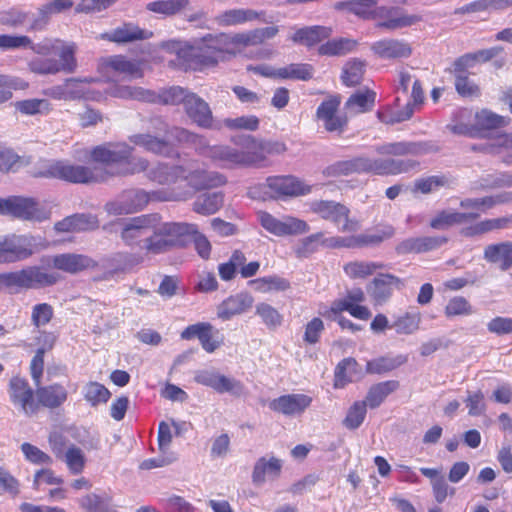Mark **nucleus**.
<instances>
[{
	"label": "nucleus",
	"instance_id": "f257e3e1",
	"mask_svg": "<svg viewBox=\"0 0 512 512\" xmlns=\"http://www.w3.org/2000/svg\"><path fill=\"white\" fill-rule=\"evenodd\" d=\"M172 49L183 63L193 69L201 70L215 66L223 54H235L240 48L237 33H208L201 38H195L190 43L173 42Z\"/></svg>",
	"mask_w": 512,
	"mask_h": 512
},
{
	"label": "nucleus",
	"instance_id": "f03ea898",
	"mask_svg": "<svg viewBox=\"0 0 512 512\" xmlns=\"http://www.w3.org/2000/svg\"><path fill=\"white\" fill-rule=\"evenodd\" d=\"M151 126L155 135L151 133L135 134L129 137L130 142L160 155L169 154L174 143H182L193 147L199 154L209 158V150L212 146L208 144L204 136L180 127L169 128L161 118L152 119Z\"/></svg>",
	"mask_w": 512,
	"mask_h": 512
},
{
	"label": "nucleus",
	"instance_id": "7ed1b4c3",
	"mask_svg": "<svg viewBox=\"0 0 512 512\" xmlns=\"http://www.w3.org/2000/svg\"><path fill=\"white\" fill-rule=\"evenodd\" d=\"M150 178L161 185H166V188H186L191 194L192 188L199 190L225 183L223 175L200 169L196 162L176 166L159 165L150 172Z\"/></svg>",
	"mask_w": 512,
	"mask_h": 512
},
{
	"label": "nucleus",
	"instance_id": "20e7f679",
	"mask_svg": "<svg viewBox=\"0 0 512 512\" xmlns=\"http://www.w3.org/2000/svg\"><path fill=\"white\" fill-rule=\"evenodd\" d=\"M186 188H161L147 192L140 188L125 189L114 199L108 201L104 210L112 216L128 215L140 212L152 201H183L190 198Z\"/></svg>",
	"mask_w": 512,
	"mask_h": 512
},
{
	"label": "nucleus",
	"instance_id": "39448f33",
	"mask_svg": "<svg viewBox=\"0 0 512 512\" xmlns=\"http://www.w3.org/2000/svg\"><path fill=\"white\" fill-rule=\"evenodd\" d=\"M33 52L42 56L55 55L58 58H34L28 62V69L38 75H55L60 72L73 73L77 68L76 45L61 39H44L33 47Z\"/></svg>",
	"mask_w": 512,
	"mask_h": 512
},
{
	"label": "nucleus",
	"instance_id": "423d86ee",
	"mask_svg": "<svg viewBox=\"0 0 512 512\" xmlns=\"http://www.w3.org/2000/svg\"><path fill=\"white\" fill-rule=\"evenodd\" d=\"M414 160L402 159H372L365 156L355 157L349 160L338 161L324 170L328 177L348 176L354 173H367L375 175H397L406 173L417 166Z\"/></svg>",
	"mask_w": 512,
	"mask_h": 512
},
{
	"label": "nucleus",
	"instance_id": "0eeeda50",
	"mask_svg": "<svg viewBox=\"0 0 512 512\" xmlns=\"http://www.w3.org/2000/svg\"><path fill=\"white\" fill-rule=\"evenodd\" d=\"M148 254L158 255L187 242L190 233L196 232V224L186 222H164L160 219L151 230Z\"/></svg>",
	"mask_w": 512,
	"mask_h": 512
},
{
	"label": "nucleus",
	"instance_id": "6e6552de",
	"mask_svg": "<svg viewBox=\"0 0 512 512\" xmlns=\"http://www.w3.org/2000/svg\"><path fill=\"white\" fill-rule=\"evenodd\" d=\"M44 177L57 178L71 183H97L104 182L114 173L99 166H83L71 164L65 161L51 162L41 172Z\"/></svg>",
	"mask_w": 512,
	"mask_h": 512
},
{
	"label": "nucleus",
	"instance_id": "1a4fd4ad",
	"mask_svg": "<svg viewBox=\"0 0 512 512\" xmlns=\"http://www.w3.org/2000/svg\"><path fill=\"white\" fill-rule=\"evenodd\" d=\"M133 148L126 143H105L94 147L90 156L94 162L104 164L123 163L126 167L121 174H135L148 168L144 158L132 157Z\"/></svg>",
	"mask_w": 512,
	"mask_h": 512
},
{
	"label": "nucleus",
	"instance_id": "9d476101",
	"mask_svg": "<svg viewBox=\"0 0 512 512\" xmlns=\"http://www.w3.org/2000/svg\"><path fill=\"white\" fill-rule=\"evenodd\" d=\"M159 215L144 214L119 222V237L124 245L131 248H139L148 254L151 230L157 224Z\"/></svg>",
	"mask_w": 512,
	"mask_h": 512
},
{
	"label": "nucleus",
	"instance_id": "9b49d317",
	"mask_svg": "<svg viewBox=\"0 0 512 512\" xmlns=\"http://www.w3.org/2000/svg\"><path fill=\"white\" fill-rule=\"evenodd\" d=\"M0 214L24 221L43 222L51 217V209L31 197L10 196L0 198Z\"/></svg>",
	"mask_w": 512,
	"mask_h": 512
},
{
	"label": "nucleus",
	"instance_id": "f8f14e48",
	"mask_svg": "<svg viewBox=\"0 0 512 512\" xmlns=\"http://www.w3.org/2000/svg\"><path fill=\"white\" fill-rule=\"evenodd\" d=\"M209 151V159L221 168L253 167L247 135L235 140V146L214 145Z\"/></svg>",
	"mask_w": 512,
	"mask_h": 512
},
{
	"label": "nucleus",
	"instance_id": "ddd939ff",
	"mask_svg": "<svg viewBox=\"0 0 512 512\" xmlns=\"http://www.w3.org/2000/svg\"><path fill=\"white\" fill-rule=\"evenodd\" d=\"M311 211L322 219L332 222L340 232L352 233L360 229V222L350 218V210L345 205L335 201H315L311 204Z\"/></svg>",
	"mask_w": 512,
	"mask_h": 512
},
{
	"label": "nucleus",
	"instance_id": "4468645a",
	"mask_svg": "<svg viewBox=\"0 0 512 512\" xmlns=\"http://www.w3.org/2000/svg\"><path fill=\"white\" fill-rule=\"evenodd\" d=\"M38 247L30 235L10 234L0 239V264H12L31 257Z\"/></svg>",
	"mask_w": 512,
	"mask_h": 512
},
{
	"label": "nucleus",
	"instance_id": "2eb2a0df",
	"mask_svg": "<svg viewBox=\"0 0 512 512\" xmlns=\"http://www.w3.org/2000/svg\"><path fill=\"white\" fill-rule=\"evenodd\" d=\"M372 19L377 21V27L389 31L410 27L422 20L421 16L408 14L397 6H380L372 12Z\"/></svg>",
	"mask_w": 512,
	"mask_h": 512
},
{
	"label": "nucleus",
	"instance_id": "dca6fc26",
	"mask_svg": "<svg viewBox=\"0 0 512 512\" xmlns=\"http://www.w3.org/2000/svg\"><path fill=\"white\" fill-rule=\"evenodd\" d=\"M257 218L266 231L278 237L304 234L310 229L304 220L292 216L278 219L268 212L260 211Z\"/></svg>",
	"mask_w": 512,
	"mask_h": 512
},
{
	"label": "nucleus",
	"instance_id": "f3484780",
	"mask_svg": "<svg viewBox=\"0 0 512 512\" xmlns=\"http://www.w3.org/2000/svg\"><path fill=\"white\" fill-rule=\"evenodd\" d=\"M8 395L10 402L26 416H32L38 412L36 392L25 378L13 376L9 380Z\"/></svg>",
	"mask_w": 512,
	"mask_h": 512
},
{
	"label": "nucleus",
	"instance_id": "a211bd4d",
	"mask_svg": "<svg viewBox=\"0 0 512 512\" xmlns=\"http://www.w3.org/2000/svg\"><path fill=\"white\" fill-rule=\"evenodd\" d=\"M274 199L298 197L311 192V186L292 175L270 176L263 185Z\"/></svg>",
	"mask_w": 512,
	"mask_h": 512
},
{
	"label": "nucleus",
	"instance_id": "6ab92c4d",
	"mask_svg": "<svg viewBox=\"0 0 512 512\" xmlns=\"http://www.w3.org/2000/svg\"><path fill=\"white\" fill-rule=\"evenodd\" d=\"M373 55L382 60H401L412 55V47L404 39L382 38L370 45Z\"/></svg>",
	"mask_w": 512,
	"mask_h": 512
},
{
	"label": "nucleus",
	"instance_id": "aec40b11",
	"mask_svg": "<svg viewBox=\"0 0 512 512\" xmlns=\"http://www.w3.org/2000/svg\"><path fill=\"white\" fill-rule=\"evenodd\" d=\"M404 281L393 274H380L366 287V291L375 306L386 303L393 294L394 288L401 289Z\"/></svg>",
	"mask_w": 512,
	"mask_h": 512
},
{
	"label": "nucleus",
	"instance_id": "412c9836",
	"mask_svg": "<svg viewBox=\"0 0 512 512\" xmlns=\"http://www.w3.org/2000/svg\"><path fill=\"white\" fill-rule=\"evenodd\" d=\"M194 381L221 394L239 393L242 389L239 381L220 374L215 369H202L196 371L194 374Z\"/></svg>",
	"mask_w": 512,
	"mask_h": 512
},
{
	"label": "nucleus",
	"instance_id": "4be33fe9",
	"mask_svg": "<svg viewBox=\"0 0 512 512\" xmlns=\"http://www.w3.org/2000/svg\"><path fill=\"white\" fill-rule=\"evenodd\" d=\"M339 105L340 99L331 97L323 101L317 108L316 116L328 132L341 133L347 125V118L337 113Z\"/></svg>",
	"mask_w": 512,
	"mask_h": 512
},
{
	"label": "nucleus",
	"instance_id": "5701e85b",
	"mask_svg": "<svg viewBox=\"0 0 512 512\" xmlns=\"http://www.w3.org/2000/svg\"><path fill=\"white\" fill-rule=\"evenodd\" d=\"M50 263L55 269L69 274H77L84 270L95 269L98 265L91 257L77 253L54 255L51 257Z\"/></svg>",
	"mask_w": 512,
	"mask_h": 512
},
{
	"label": "nucleus",
	"instance_id": "b1692460",
	"mask_svg": "<svg viewBox=\"0 0 512 512\" xmlns=\"http://www.w3.org/2000/svg\"><path fill=\"white\" fill-rule=\"evenodd\" d=\"M265 12L256 11L250 8H232L227 9L214 17V22L220 27H231L244 25L257 20L268 22L263 18Z\"/></svg>",
	"mask_w": 512,
	"mask_h": 512
},
{
	"label": "nucleus",
	"instance_id": "393cba45",
	"mask_svg": "<svg viewBox=\"0 0 512 512\" xmlns=\"http://www.w3.org/2000/svg\"><path fill=\"white\" fill-rule=\"evenodd\" d=\"M312 403V398L306 394H287L273 399L269 408L285 416L301 415Z\"/></svg>",
	"mask_w": 512,
	"mask_h": 512
},
{
	"label": "nucleus",
	"instance_id": "a878e982",
	"mask_svg": "<svg viewBox=\"0 0 512 512\" xmlns=\"http://www.w3.org/2000/svg\"><path fill=\"white\" fill-rule=\"evenodd\" d=\"M247 141L250 144L253 167L265 166L267 155H279L287 150L285 143L280 141L259 140L251 135H247Z\"/></svg>",
	"mask_w": 512,
	"mask_h": 512
},
{
	"label": "nucleus",
	"instance_id": "bb28decb",
	"mask_svg": "<svg viewBox=\"0 0 512 512\" xmlns=\"http://www.w3.org/2000/svg\"><path fill=\"white\" fill-rule=\"evenodd\" d=\"M184 110L187 116L199 127L206 129L212 127L213 115L210 106L195 93L191 92L188 99H186Z\"/></svg>",
	"mask_w": 512,
	"mask_h": 512
},
{
	"label": "nucleus",
	"instance_id": "cd10ccee",
	"mask_svg": "<svg viewBox=\"0 0 512 512\" xmlns=\"http://www.w3.org/2000/svg\"><path fill=\"white\" fill-rule=\"evenodd\" d=\"M254 303V298L247 292H240L225 299L217 307V316L226 321L236 315L247 312Z\"/></svg>",
	"mask_w": 512,
	"mask_h": 512
},
{
	"label": "nucleus",
	"instance_id": "c85d7f7f",
	"mask_svg": "<svg viewBox=\"0 0 512 512\" xmlns=\"http://www.w3.org/2000/svg\"><path fill=\"white\" fill-rule=\"evenodd\" d=\"M447 239L440 236H424L408 238L401 241L395 248L397 254L423 253L435 250L446 243Z\"/></svg>",
	"mask_w": 512,
	"mask_h": 512
},
{
	"label": "nucleus",
	"instance_id": "c756f323",
	"mask_svg": "<svg viewBox=\"0 0 512 512\" xmlns=\"http://www.w3.org/2000/svg\"><path fill=\"white\" fill-rule=\"evenodd\" d=\"M483 259L496 264L502 271L512 268V242L501 241L487 245L483 251Z\"/></svg>",
	"mask_w": 512,
	"mask_h": 512
},
{
	"label": "nucleus",
	"instance_id": "7c9ffc66",
	"mask_svg": "<svg viewBox=\"0 0 512 512\" xmlns=\"http://www.w3.org/2000/svg\"><path fill=\"white\" fill-rule=\"evenodd\" d=\"M99 221L91 214H73L58 221L54 229L59 233L82 232L98 228Z\"/></svg>",
	"mask_w": 512,
	"mask_h": 512
},
{
	"label": "nucleus",
	"instance_id": "2f4dec72",
	"mask_svg": "<svg viewBox=\"0 0 512 512\" xmlns=\"http://www.w3.org/2000/svg\"><path fill=\"white\" fill-rule=\"evenodd\" d=\"M36 397L38 407L41 405L45 408L55 409L62 406L67 401L68 391L63 385L54 383L37 387Z\"/></svg>",
	"mask_w": 512,
	"mask_h": 512
},
{
	"label": "nucleus",
	"instance_id": "473e14b6",
	"mask_svg": "<svg viewBox=\"0 0 512 512\" xmlns=\"http://www.w3.org/2000/svg\"><path fill=\"white\" fill-rule=\"evenodd\" d=\"M151 36L152 32L148 30L141 29L133 23H124L111 32L102 34L101 38L115 43H128L148 39Z\"/></svg>",
	"mask_w": 512,
	"mask_h": 512
},
{
	"label": "nucleus",
	"instance_id": "72a5a7b5",
	"mask_svg": "<svg viewBox=\"0 0 512 512\" xmlns=\"http://www.w3.org/2000/svg\"><path fill=\"white\" fill-rule=\"evenodd\" d=\"M340 239V236L325 237L323 232L311 234L301 239L295 247V253L298 257H307L316 252L320 246L325 248H340V245H334V240Z\"/></svg>",
	"mask_w": 512,
	"mask_h": 512
},
{
	"label": "nucleus",
	"instance_id": "f704fd0d",
	"mask_svg": "<svg viewBox=\"0 0 512 512\" xmlns=\"http://www.w3.org/2000/svg\"><path fill=\"white\" fill-rule=\"evenodd\" d=\"M512 201V192H504L496 195L485 196L481 198H466L460 202L463 209H471L472 212H486L496 205L508 203Z\"/></svg>",
	"mask_w": 512,
	"mask_h": 512
},
{
	"label": "nucleus",
	"instance_id": "c9c22d12",
	"mask_svg": "<svg viewBox=\"0 0 512 512\" xmlns=\"http://www.w3.org/2000/svg\"><path fill=\"white\" fill-rule=\"evenodd\" d=\"M281 469L282 463L279 459L261 457L254 465L252 481L256 485H261L267 480H274L280 475Z\"/></svg>",
	"mask_w": 512,
	"mask_h": 512
},
{
	"label": "nucleus",
	"instance_id": "e433bc0d",
	"mask_svg": "<svg viewBox=\"0 0 512 512\" xmlns=\"http://www.w3.org/2000/svg\"><path fill=\"white\" fill-rule=\"evenodd\" d=\"M107 67L123 75L125 78L136 79L143 76L142 63L138 60L129 59L124 55H114L107 59Z\"/></svg>",
	"mask_w": 512,
	"mask_h": 512
},
{
	"label": "nucleus",
	"instance_id": "4c0bfd02",
	"mask_svg": "<svg viewBox=\"0 0 512 512\" xmlns=\"http://www.w3.org/2000/svg\"><path fill=\"white\" fill-rule=\"evenodd\" d=\"M375 151L380 155H419L427 151L426 144L417 142H392L379 145Z\"/></svg>",
	"mask_w": 512,
	"mask_h": 512
},
{
	"label": "nucleus",
	"instance_id": "58836bf2",
	"mask_svg": "<svg viewBox=\"0 0 512 512\" xmlns=\"http://www.w3.org/2000/svg\"><path fill=\"white\" fill-rule=\"evenodd\" d=\"M27 289H36L56 284L60 276L55 272H47L39 266L25 267Z\"/></svg>",
	"mask_w": 512,
	"mask_h": 512
},
{
	"label": "nucleus",
	"instance_id": "ea45409f",
	"mask_svg": "<svg viewBox=\"0 0 512 512\" xmlns=\"http://www.w3.org/2000/svg\"><path fill=\"white\" fill-rule=\"evenodd\" d=\"M478 213H461L453 210H444L438 213L430 222V226L436 230H443L455 224H461L470 219H477Z\"/></svg>",
	"mask_w": 512,
	"mask_h": 512
},
{
	"label": "nucleus",
	"instance_id": "a19ab883",
	"mask_svg": "<svg viewBox=\"0 0 512 512\" xmlns=\"http://www.w3.org/2000/svg\"><path fill=\"white\" fill-rule=\"evenodd\" d=\"M376 93L371 90H361L353 93L345 103V109L352 115L370 111L374 106Z\"/></svg>",
	"mask_w": 512,
	"mask_h": 512
},
{
	"label": "nucleus",
	"instance_id": "79ce46f5",
	"mask_svg": "<svg viewBox=\"0 0 512 512\" xmlns=\"http://www.w3.org/2000/svg\"><path fill=\"white\" fill-rule=\"evenodd\" d=\"M331 33V28L324 26L304 27L296 30L291 39L295 43L311 47L328 38Z\"/></svg>",
	"mask_w": 512,
	"mask_h": 512
},
{
	"label": "nucleus",
	"instance_id": "37998d69",
	"mask_svg": "<svg viewBox=\"0 0 512 512\" xmlns=\"http://www.w3.org/2000/svg\"><path fill=\"white\" fill-rule=\"evenodd\" d=\"M407 361L408 357L402 354L396 356H381L367 362L366 372L369 374L388 373L405 364Z\"/></svg>",
	"mask_w": 512,
	"mask_h": 512
},
{
	"label": "nucleus",
	"instance_id": "c03bdc74",
	"mask_svg": "<svg viewBox=\"0 0 512 512\" xmlns=\"http://www.w3.org/2000/svg\"><path fill=\"white\" fill-rule=\"evenodd\" d=\"M73 7L72 0H51L38 9L39 18L32 24L33 29H41L49 19L56 14L62 13Z\"/></svg>",
	"mask_w": 512,
	"mask_h": 512
},
{
	"label": "nucleus",
	"instance_id": "a18cd8bd",
	"mask_svg": "<svg viewBox=\"0 0 512 512\" xmlns=\"http://www.w3.org/2000/svg\"><path fill=\"white\" fill-rule=\"evenodd\" d=\"M80 506L87 512H116L111 496L106 493H90L79 500Z\"/></svg>",
	"mask_w": 512,
	"mask_h": 512
},
{
	"label": "nucleus",
	"instance_id": "49530a36",
	"mask_svg": "<svg viewBox=\"0 0 512 512\" xmlns=\"http://www.w3.org/2000/svg\"><path fill=\"white\" fill-rule=\"evenodd\" d=\"M512 224V215L499 217V218H492V219H485L483 221H480L476 223L475 225L466 228L464 230L465 236H475V235H481L486 234L492 231L496 230H503L507 229Z\"/></svg>",
	"mask_w": 512,
	"mask_h": 512
},
{
	"label": "nucleus",
	"instance_id": "de8ad7c7",
	"mask_svg": "<svg viewBox=\"0 0 512 512\" xmlns=\"http://www.w3.org/2000/svg\"><path fill=\"white\" fill-rule=\"evenodd\" d=\"M361 377V370L357 361L353 358L343 359L336 367L335 387L342 388L348 382H353Z\"/></svg>",
	"mask_w": 512,
	"mask_h": 512
},
{
	"label": "nucleus",
	"instance_id": "09e8293b",
	"mask_svg": "<svg viewBox=\"0 0 512 512\" xmlns=\"http://www.w3.org/2000/svg\"><path fill=\"white\" fill-rule=\"evenodd\" d=\"M279 32L277 26H269L264 28H257L247 32L237 33V41L240 47H247L258 45L265 40L274 38Z\"/></svg>",
	"mask_w": 512,
	"mask_h": 512
},
{
	"label": "nucleus",
	"instance_id": "8fccbe9b",
	"mask_svg": "<svg viewBox=\"0 0 512 512\" xmlns=\"http://www.w3.org/2000/svg\"><path fill=\"white\" fill-rule=\"evenodd\" d=\"M224 196L221 192H207L200 194L193 203V210L202 215L216 213L223 205Z\"/></svg>",
	"mask_w": 512,
	"mask_h": 512
},
{
	"label": "nucleus",
	"instance_id": "3c124183",
	"mask_svg": "<svg viewBox=\"0 0 512 512\" xmlns=\"http://www.w3.org/2000/svg\"><path fill=\"white\" fill-rule=\"evenodd\" d=\"M399 388V382L396 380H388L373 385L363 402L370 408H376L385 400V398Z\"/></svg>",
	"mask_w": 512,
	"mask_h": 512
},
{
	"label": "nucleus",
	"instance_id": "603ef678",
	"mask_svg": "<svg viewBox=\"0 0 512 512\" xmlns=\"http://www.w3.org/2000/svg\"><path fill=\"white\" fill-rule=\"evenodd\" d=\"M384 267L380 262L352 261L344 265V272L351 279H364Z\"/></svg>",
	"mask_w": 512,
	"mask_h": 512
},
{
	"label": "nucleus",
	"instance_id": "864d4df0",
	"mask_svg": "<svg viewBox=\"0 0 512 512\" xmlns=\"http://www.w3.org/2000/svg\"><path fill=\"white\" fill-rule=\"evenodd\" d=\"M334 244L340 245V248H362L368 246H378L379 238L373 232H366L347 237L340 236V239L334 240Z\"/></svg>",
	"mask_w": 512,
	"mask_h": 512
},
{
	"label": "nucleus",
	"instance_id": "5fc2aeb1",
	"mask_svg": "<svg viewBox=\"0 0 512 512\" xmlns=\"http://www.w3.org/2000/svg\"><path fill=\"white\" fill-rule=\"evenodd\" d=\"M357 42L349 38H339L327 41L318 48L321 55L342 56L355 49Z\"/></svg>",
	"mask_w": 512,
	"mask_h": 512
},
{
	"label": "nucleus",
	"instance_id": "6e6d98bb",
	"mask_svg": "<svg viewBox=\"0 0 512 512\" xmlns=\"http://www.w3.org/2000/svg\"><path fill=\"white\" fill-rule=\"evenodd\" d=\"M111 95L121 99H131L147 102L155 101V94L153 92L137 86H115L111 91Z\"/></svg>",
	"mask_w": 512,
	"mask_h": 512
},
{
	"label": "nucleus",
	"instance_id": "4d7b16f0",
	"mask_svg": "<svg viewBox=\"0 0 512 512\" xmlns=\"http://www.w3.org/2000/svg\"><path fill=\"white\" fill-rule=\"evenodd\" d=\"M61 460L66 464L69 472L73 475L81 474L86 465L84 452L74 444L67 447Z\"/></svg>",
	"mask_w": 512,
	"mask_h": 512
},
{
	"label": "nucleus",
	"instance_id": "13d9d810",
	"mask_svg": "<svg viewBox=\"0 0 512 512\" xmlns=\"http://www.w3.org/2000/svg\"><path fill=\"white\" fill-rule=\"evenodd\" d=\"M188 5L189 0H158L148 3L147 9L164 16H173L185 9Z\"/></svg>",
	"mask_w": 512,
	"mask_h": 512
},
{
	"label": "nucleus",
	"instance_id": "bf43d9fd",
	"mask_svg": "<svg viewBox=\"0 0 512 512\" xmlns=\"http://www.w3.org/2000/svg\"><path fill=\"white\" fill-rule=\"evenodd\" d=\"M278 78L307 81L313 77V68L309 64L297 63L278 68Z\"/></svg>",
	"mask_w": 512,
	"mask_h": 512
},
{
	"label": "nucleus",
	"instance_id": "052dcab7",
	"mask_svg": "<svg viewBox=\"0 0 512 512\" xmlns=\"http://www.w3.org/2000/svg\"><path fill=\"white\" fill-rule=\"evenodd\" d=\"M93 81L92 78H69L65 80L64 83L68 100L89 98L88 85Z\"/></svg>",
	"mask_w": 512,
	"mask_h": 512
},
{
	"label": "nucleus",
	"instance_id": "680f3d73",
	"mask_svg": "<svg viewBox=\"0 0 512 512\" xmlns=\"http://www.w3.org/2000/svg\"><path fill=\"white\" fill-rule=\"evenodd\" d=\"M365 71V62L359 59H352L348 61L342 72V80L346 86L358 85Z\"/></svg>",
	"mask_w": 512,
	"mask_h": 512
},
{
	"label": "nucleus",
	"instance_id": "e2e57ef3",
	"mask_svg": "<svg viewBox=\"0 0 512 512\" xmlns=\"http://www.w3.org/2000/svg\"><path fill=\"white\" fill-rule=\"evenodd\" d=\"M255 313L269 329H276L282 325L283 316L276 308L268 303H258Z\"/></svg>",
	"mask_w": 512,
	"mask_h": 512
},
{
	"label": "nucleus",
	"instance_id": "0e129e2a",
	"mask_svg": "<svg viewBox=\"0 0 512 512\" xmlns=\"http://www.w3.org/2000/svg\"><path fill=\"white\" fill-rule=\"evenodd\" d=\"M109 390L98 382H89L84 387V398L92 406L106 403L110 398Z\"/></svg>",
	"mask_w": 512,
	"mask_h": 512
},
{
	"label": "nucleus",
	"instance_id": "69168bd1",
	"mask_svg": "<svg viewBox=\"0 0 512 512\" xmlns=\"http://www.w3.org/2000/svg\"><path fill=\"white\" fill-rule=\"evenodd\" d=\"M421 317L419 314L405 313L398 317L391 328H394L398 334H412L418 330Z\"/></svg>",
	"mask_w": 512,
	"mask_h": 512
},
{
	"label": "nucleus",
	"instance_id": "338daca9",
	"mask_svg": "<svg viewBox=\"0 0 512 512\" xmlns=\"http://www.w3.org/2000/svg\"><path fill=\"white\" fill-rule=\"evenodd\" d=\"M14 107L24 115H35L49 111L50 103L46 99H26L15 102Z\"/></svg>",
	"mask_w": 512,
	"mask_h": 512
},
{
	"label": "nucleus",
	"instance_id": "774afa93",
	"mask_svg": "<svg viewBox=\"0 0 512 512\" xmlns=\"http://www.w3.org/2000/svg\"><path fill=\"white\" fill-rule=\"evenodd\" d=\"M27 289L25 268L0 273V290L3 289Z\"/></svg>",
	"mask_w": 512,
	"mask_h": 512
}]
</instances>
